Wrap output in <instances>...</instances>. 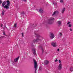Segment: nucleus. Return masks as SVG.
I'll return each mask as SVG.
<instances>
[{"label": "nucleus", "mask_w": 73, "mask_h": 73, "mask_svg": "<svg viewBox=\"0 0 73 73\" xmlns=\"http://www.w3.org/2000/svg\"><path fill=\"white\" fill-rule=\"evenodd\" d=\"M36 36L37 37H38L36 39H34L33 40V42H41L42 40L41 38H42L39 35H36Z\"/></svg>", "instance_id": "f257e3e1"}, {"label": "nucleus", "mask_w": 73, "mask_h": 73, "mask_svg": "<svg viewBox=\"0 0 73 73\" xmlns=\"http://www.w3.org/2000/svg\"><path fill=\"white\" fill-rule=\"evenodd\" d=\"M34 61V68L35 69V72H36V70L37 69V62L36 60L33 59Z\"/></svg>", "instance_id": "f03ea898"}, {"label": "nucleus", "mask_w": 73, "mask_h": 73, "mask_svg": "<svg viewBox=\"0 0 73 73\" xmlns=\"http://www.w3.org/2000/svg\"><path fill=\"white\" fill-rule=\"evenodd\" d=\"M58 61L59 64L58 66V69L59 70H61L62 69V64H61V61L60 60H59Z\"/></svg>", "instance_id": "7ed1b4c3"}, {"label": "nucleus", "mask_w": 73, "mask_h": 73, "mask_svg": "<svg viewBox=\"0 0 73 73\" xmlns=\"http://www.w3.org/2000/svg\"><path fill=\"white\" fill-rule=\"evenodd\" d=\"M51 45L53 47L56 48L57 46V42H53L51 43Z\"/></svg>", "instance_id": "20e7f679"}, {"label": "nucleus", "mask_w": 73, "mask_h": 73, "mask_svg": "<svg viewBox=\"0 0 73 73\" xmlns=\"http://www.w3.org/2000/svg\"><path fill=\"white\" fill-rule=\"evenodd\" d=\"M10 4H11L10 3H7V4L4 6V8H6L7 9H9V7L10 6Z\"/></svg>", "instance_id": "39448f33"}, {"label": "nucleus", "mask_w": 73, "mask_h": 73, "mask_svg": "<svg viewBox=\"0 0 73 73\" xmlns=\"http://www.w3.org/2000/svg\"><path fill=\"white\" fill-rule=\"evenodd\" d=\"M38 12L42 13L44 12V9L43 8H40L38 11Z\"/></svg>", "instance_id": "423d86ee"}, {"label": "nucleus", "mask_w": 73, "mask_h": 73, "mask_svg": "<svg viewBox=\"0 0 73 73\" xmlns=\"http://www.w3.org/2000/svg\"><path fill=\"white\" fill-rule=\"evenodd\" d=\"M54 19L53 18H51L50 19L49 21L48 24H52V20H54Z\"/></svg>", "instance_id": "0eeeda50"}, {"label": "nucleus", "mask_w": 73, "mask_h": 73, "mask_svg": "<svg viewBox=\"0 0 73 73\" xmlns=\"http://www.w3.org/2000/svg\"><path fill=\"white\" fill-rule=\"evenodd\" d=\"M50 36L51 38H53L54 37V34L53 33H51L50 34Z\"/></svg>", "instance_id": "6e6552de"}, {"label": "nucleus", "mask_w": 73, "mask_h": 73, "mask_svg": "<svg viewBox=\"0 0 73 73\" xmlns=\"http://www.w3.org/2000/svg\"><path fill=\"white\" fill-rule=\"evenodd\" d=\"M70 24V22H68V23H67V24L68 25V27L69 28H71L72 26H73V25L72 24Z\"/></svg>", "instance_id": "1a4fd4ad"}, {"label": "nucleus", "mask_w": 73, "mask_h": 73, "mask_svg": "<svg viewBox=\"0 0 73 73\" xmlns=\"http://www.w3.org/2000/svg\"><path fill=\"white\" fill-rule=\"evenodd\" d=\"M19 56H18L17 58L15 59L14 60V61L15 62H17V61L19 60Z\"/></svg>", "instance_id": "9d476101"}, {"label": "nucleus", "mask_w": 73, "mask_h": 73, "mask_svg": "<svg viewBox=\"0 0 73 73\" xmlns=\"http://www.w3.org/2000/svg\"><path fill=\"white\" fill-rule=\"evenodd\" d=\"M57 24L58 26H60L61 24V21H58L57 22Z\"/></svg>", "instance_id": "9b49d317"}, {"label": "nucleus", "mask_w": 73, "mask_h": 73, "mask_svg": "<svg viewBox=\"0 0 73 73\" xmlns=\"http://www.w3.org/2000/svg\"><path fill=\"white\" fill-rule=\"evenodd\" d=\"M44 63L46 65H48L49 64V61L47 60H45L44 61Z\"/></svg>", "instance_id": "f8f14e48"}, {"label": "nucleus", "mask_w": 73, "mask_h": 73, "mask_svg": "<svg viewBox=\"0 0 73 73\" xmlns=\"http://www.w3.org/2000/svg\"><path fill=\"white\" fill-rule=\"evenodd\" d=\"M32 50L33 51L34 54H36V51H35V49H32Z\"/></svg>", "instance_id": "ddd939ff"}, {"label": "nucleus", "mask_w": 73, "mask_h": 73, "mask_svg": "<svg viewBox=\"0 0 73 73\" xmlns=\"http://www.w3.org/2000/svg\"><path fill=\"white\" fill-rule=\"evenodd\" d=\"M70 72H73V67H70Z\"/></svg>", "instance_id": "4468645a"}, {"label": "nucleus", "mask_w": 73, "mask_h": 73, "mask_svg": "<svg viewBox=\"0 0 73 73\" xmlns=\"http://www.w3.org/2000/svg\"><path fill=\"white\" fill-rule=\"evenodd\" d=\"M65 10V8H64L62 9V13H64V11Z\"/></svg>", "instance_id": "2eb2a0df"}, {"label": "nucleus", "mask_w": 73, "mask_h": 73, "mask_svg": "<svg viewBox=\"0 0 73 73\" xmlns=\"http://www.w3.org/2000/svg\"><path fill=\"white\" fill-rule=\"evenodd\" d=\"M57 12H58V11H56L52 15V16L54 15H55L56 13H57Z\"/></svg>", "instance_id": "dca6fc26"}, {"label": "nucleus", "mask_w": 73, "mask_h": 73, "mask_svg": "<svg viewBox=\"0 0 73 73\" xmlns=\"http://www.w3.org/2000/svg\"><path fill=\"white\" fill-rule=\"evenodd\" d=\"M42 70V67L41 66H40L39 68V71H40Z\"/></svg>", "instance_id": "f3484780"}, {"label": "nucleus", "mask_w": 73, "mask_h": 73, "mask_svg": "<svg viewBox=\"0 0 73 73\" xmlns=\"http://www.w3.org/2000/svg\"><path fill=\"white\" fill-rule=\"evenodd\" d=\"M5 2H4L3 3H2V7H4V5H5Z\"/></svg>", "instance_id": "a211bd4d"}, {"label": "nucleus", "mask_w": 73, "mask_h": 73, "mask_svg": "<svg viewBox=\"0 0 73 73\" xmlns=\"http://www.w3.org/2000/svg\"><path fill=\"white\" fill-rule=\"evenodd\" d=\"M17 27V23H15L14 24V27L16 28Z\"/></svg>", "instance_id": "6ab92c4d"}, {"label": "nucleus", "mask_w": 73, "mask_h": 73, "mask_svg": "<svg viewBox=\"0 0 73 73\" xmlns=\"http://www.w3.org/2000/svg\"><path fill=\"white\" fill-rule=\"evenodd\" d=\"M52 4H54V5H56L57 4V3L55 2H52Z\"/></svg>", "instance_id": "aec40b11"}, {"label": "nucleus", "mask_w": 73, "mask_h": 73, "mask_svg": "<svg viewBox=\"0 0 73 73\" xmlns=\"http://www.w3.org/2000/svg\"><path fill=\"white\" fill-rule=\"evenodd\" d=\"M61 36H62V33H60L59 34V36L61 37Z\"/></svg>", "instance_id": "412c9836"}, {"label": "nucleus", "mask_w": 73, "mask_h": 73, "mask_svg": "<svg viewBox=\"0 0 73 73\" xmlns=\"http://www.w3.org/2000/svg\"><path fill=\"white\" fill-rule=\"evenodd\" d=\"M4 12H5L4 11H2V16H3V15H4Z\"/></svg>", "instance_id": "4be33fe9"}, {"label": "nucleus", "mask_w": 73, "mask_h": 73, "mask_svg": "<svg viewBox=\"0 0 73 73\" xmlns=\"http://www.w3.org/2000/svg\"><path fill=\"white\" fill-rule=\"evenodd\" d=\"M69 29L70 31H72V29L71 28H70Z\"/></svg>", "instance_id": "5701e85b"}, {"label": "nucleus", "mask_w": 73, "mask_h": 73, "mask_svg": "<svg viewBox=\"0 0 73 73\" xmlns=\"http://www.w3.org/2000/svg\"><path fill=\"white\" fill-rule=\"evenodd\" d=\"M60 3H63V0H60Z\"/></svg>", "instance_id": "b1692460"}, {"label": "nucleus", "mask_w": 73, "mask_h": 73, "mask_svg": "<svg viewBox=\"0 0 73 73\" xmlns=\"http://www.w3.org/2000/svg\"><path fill=\"white\" fill-rule=\"evenodd\" d=\"M7 3H10V2H9V1H8V0H7Z\"/></svg>", "instance_id": "393cba45"}, {"label": "nucleus", "mask_w": 73, "mask_h": 73, "mask_svg": "<svg viewBox=\"0 0 73 73\" xmlns=\"http://www.w3.org/2000/svg\"><path fill=\"white\" fill-rule=\"evenodd\" d=\"M23 33H22V37H24V35H23Z\"/></svg>", "instance_id": "a878e982"}, {"label": "nucleus", "mask_w": 73, "mask_h": 73, "mask_svg": "<svg viewBox=\"0 0 73 73\" xmlns=\"http://www.w3.org/2000/svg\"><path fill=\"white\" fill-rule=\"evenodd\" d=\"M56 60H55V62H57V61H58L57 60V58H56Z\"/></svg>", "instance_id": "bb28decb"}, {"label": "nucleus", "mask_w": 73, "mask_h": 73, "mask_svg": "<svg viewBox=\"0 0 73 73\" xmlns=\"http://www.w3.org/2000/svg\"><path fill=\"white\" fill-rule=\"evenodd\" d=\"M23 1H24L25 2H27V1L26 0H23Z\"/></svg>", "instance_id": "cd10ccee"}, {"label": "nucleus", "mask_w": 73, "mask_h": 73, "mask_svg": "<svg viewBox=\"0 0 73 73\" xmlns=\"http://www.w3.org/2000/svg\"><path fill=\"white\" fill-rule=\"evenodd\" d=\"M3 24H1V27H3Z\"/></svg>", "instance_id": "c85d7f7f"}, {"label": "nucleus", "mask_w": 73, "mask_h": 73, "mask_svg": "<svg viewBox=\"0 0 73 73\" xmlns=\"http://www.w3.org/2000/svg\"><path fill=\"white\" fill-rule=\"evenodd\" d=\"M4 27H5V28H6L7 29V27H6V25H5V26H4Z\"/></svg>", "instance_id": "c756f323"}, {"label": "nucleus", "mask_w": 73, "mask_h": 73, "mask_svg": "<svg viewBox=\"0 0 73 73\" xmlns=\"http://www.w3.org/2000/svg\"><path fill=\"white\" fill-rule=\"evenodd\" d=\"M59 50H60V49H57V51H58H58H59Z\"/></svg>", "instance_id": "7c9ffc66"}, {"label": "nucleus", "mask_w": 73, "mask_h": 73, "mask_svg": "<svg viewBox=\"0 0 73 73\" xmlns=\"http://www.w3.org/2000/svg\"><path fill=\"white\" fill-rule=\"evenodd\" d=\"M3 35H5V33L4 32L3 33Z\"/></svg>", "instance_id": "2f4dec72"}, {"label": "nucleus", "mask_w": 73, "mask_h": 73, "mask_svg": "<svg viewBox=\"0 0 73 73\" xmlns=\"http://www.w3.org/2000/svg\"><path fill=\"white\" fill-rule=\"evenodd\" d=\"M2 3V2L1 1H0V4H1Z\"/></svg>", "instance_id": "473e14b6"}, {"label": "nucleus", "mask_w": 73, "mask_h": 73, "mask_svg": "<svg viewBox=\"0 0 73 73\" xmlns=\"http://www.w3.org/2000/svg\"><path fill=\"white\" fill-rule=\"evenodd\" d=\"M42 52H43V49H42Z\"/></svg>", "instance_id": "72a5a7b5"}, {"label": "nucleus", "mask_w": 73, "mask_h": 73, "mask_svg": "<svg viewBox=\"0 0 73 73\" xmlns=\"http://www.w3.org/2000/svg\"><path fill=\"white\" fill-rule=\"evenodd\" d=\"M2 38H3V37H4V36H2Z\"/></svg>", "instance_id": "f704fd0d"}]
</instances>
